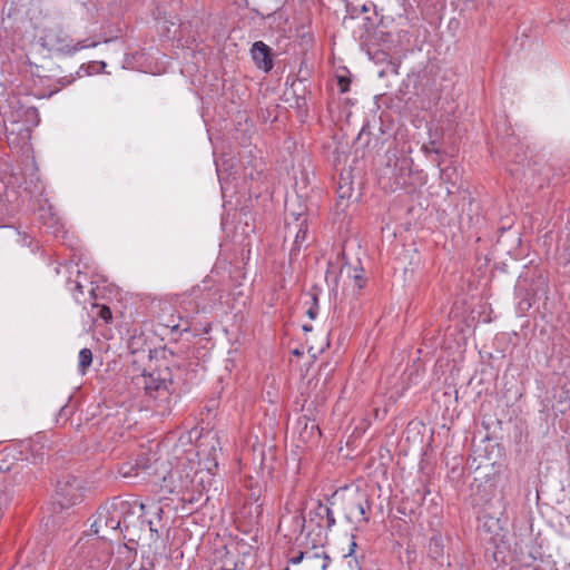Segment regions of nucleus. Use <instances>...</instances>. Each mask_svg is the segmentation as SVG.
Instances as JSON below:
<instances>
[{
  "mask_svg": "<svg viewBox=\"0 0 570 570\" xmlns=\"http://www.w3.org/2000/svg\"><path fill=\"white\" fill-rule=\"evenodd\" d=\"M40 40L41 45L48 50L67 55H72L81 49L96 47L98 45L96 41L88 42V40L73 42V40L59 28L46 30Z\"/></svg>",
  "mask_w": 570,
  "mask_h": 570,
  "instance_id": "obj_2",
  "label": "nucleus"
},
{
  "mask_svg": "<svg viewBox=\"0 0 570 570\" xmlns=\"http://www.w3.org/2000/svg\"><path fill=\"white\" fill-rule=\"evenodd\" d=\"M92 363V352L91 350L85 347L80 350L79 356H78V371L80 374L85 375L88 367Z\"/></svg>",
  "mask_w": 570,
  "mask_h": 570,
  "instance_id": "obj_10",
  "label": "nucleus"
},
{
  "mask_svg": "<svg viewBox=\"0 0 570 570\" xmlns=\"http://www.w3.org/2000/svg\"><path fill=\"white\" fill-rule=\"evenodd\" d=\"M440 176L445 184H451L454 186L456 184L459 174L456 167L446 166L444 168H441Z\"/></svg>",
  "mask_w": 570,
  "mask_h": 570,
  "instance_id": "obj_11",
  "label": "nucleus"
},
{
  "mask_svg": "<svg viewBox=\"0 0 570 570\" xmlns=\"http://www.w3.org/2000/svg\"><path fill=\"white\" fill-rule=\"evenodd\" d=\"M313 302H314V305H317V298L315 296L313 297ZM306 313H307L309 318L314 320L316 317V314H317V306L309 307Z\"/></svg>",
  "mask_w": 570,
  "mask_h": 570,
  "instance_id": "obj_16",
  "label": "nucleus"
},
{
  "mask_svg": "<svg viewBox=\"0 0 570 570\" xmlns=\"http://www.w3.org/2000/svg\"><path fill=\"white\" fill-rule=\"evenodd\" d=\"M355 547H356V543L353 541V542L351 543L350 554L354 552Z\"/></svg>",
  "mask_w": 570,
  "mask_h": 570,
  "instance_id": "obj_23",
  "label": "nucleus"
},
{
  "mask_svg": "<svg viewBox=\"0 0 570 570\" xmlns=\"http://www.w3.org/2000/svg\"><path fill=\"white\" fill-rule=\"evenodd\" d=\"M313 562H314L315 566L311 567L312 569H315V568H320L321 569L322 560H315Z\"/></svg>",
  "mask_w": 570,
  "mask_h": 570,
  "instance_id": "obj_20",
  "label": "nucleus"
},
{
  "mask_svg": "<svg viewBox=\"0 0 570 570\" xmlns=\"http://www.w3.org/2000/svg\"><path fill=\"white\" fill-rule=\"evenodd\" d=\"M354 284L358 289H362L365 286V279L363 277V269H360V272H356L353 276Z\"/></svg>",
  "mask_w": 570,
  "mask_h": 570,
  "instance_id": "obj_14",
  "label": "nucleus"
},
{
  "mask_svg": "<svg viewBox=\"0 0 570 570\" xmlns=\"http://www.w3.org/2000/svg\"><path fill=\"white\" fill-rule=\"evenodd\" d=\"M146 394L154 400H166L169 396V386L171 381L168 373L164 376L160 372H154L144 376Z\"/></svg>",
  "mask_w": 570,
  "mask_h": 570,
  "instance_id": "obj_5",
  "label": "nucleus"
},
{
  "mask_svg": "<svg viewBox=\"0 0 570 570\" xmlns=\"http://www.w3.org/2000/svg\"><path fill=\"white\" fill-rule=\"evenodd\" d=\"M219 298L220 296L218 299ZM216 301V292L212 293L210 287L207 286L206 282H204L203 285L193 287L188 296L181 301V304L185 305L186 311L193 313H205L213 308Z\"/></svg>",
  "mask_w": 570,
  "mask_h": 570,
  "instance_id": "obj_3",
  "label": "nucleus"
},
{
  "mask_svg": "<svg viewBox=\"0 0 570 570\" xmlns=\"http://www.w3.org/2000/svg\"><path fill=\"white\" fill-rule=\"evenodd\" d=\"M358 509H360L361 514H365V511H364L362 504H358Z\"/></svg>",
  "mask_w": 570,
  "mask_h": 570,
  "instance_id": "obj_24",
  "label": "nucleus"
},
{
  "mask_svg": "<svg viewBox=\"0 0 570 570\" xmlns=\"http://www.w3.org/2000/svg\"><path fill=\"white\" fill-rule=\"evenodd\" d=\"M532 560H535V557L532 554L531 551H529L528 556H523V553L521 552V556H520V561L524 564V566H531V561Z\"/></svg>",
  "mask_w": 570,
  "mask_h": 570,
  "instance_id": "obj_15",
  "label": "nucleus"
},
{
  "mask_svg": "<svg viewBox=\"0 0 570 570\" xmlns=\"http://www.w3.org/2000/svg\"><path fill=\"white\" fill-rule=\"evenodd\" d=\"M305 223H306V219L305 218H302V220L297 224V232H296V236H295V240H294V244L296 246H299L305 239H306V226H305Z\"/></svg>",
  "mask_w": 570,
  "mask_h": 570,
  "instance_id": "obj_12",
  "label": "nucleus"
},
{
  "mask_svg": "<svg viewBox=\"0 0 570 570\" xmlns=\"http://www.w3.org/2000/svg\"><path fill=\"white\" fill-rule=\"evenodd\" d=\"M406 169H407V166H406L405 161H403V163L401 164V166H400V170H401V171H404V170H406Z\"/></svg>",
  "mask_w": 570,
  "mask_h": 570,
  "instance_id": "obj_22",
  "label": "nucleus"
},
{
  "mask_svg": "<svg viewBox=\"0 0 570 570\" xmlns=\"http://www.w3.org/2000/svg\"><path fill=\"white\" fill-rule=\"evenodd\" d=\"M429 554L434 560H438L443 556V541L441 535L435 534L431 537L429 542Z\"/></svg>",
  "mask_w": 570,
  "mask_h": 570,
  "instance_id": "obj_9",
  "label": "nucleus"
},
{
  "mask_svg": "<svg viewBox=\"0 0 570 570\" xmlns=\"http://www.w3.org/2000/svg\"><path fill=\"white\" fill-rule=\"evenodd\" d=\"M56 495L61 508H68L80 501L82 493L79 481L75 476H67L59 481Z\"/></svg>",
  "mask_w": 570,
  "mask_h": 570,
  "instance_id": "obj_4",
  "label": "nucleus"
},
{
  "mask_svg": "<svg viewBox=\"0 0 570 570\" xmlns=\"http://www.w3.org/2000/svg\"><path fill=\"white\" fill-rule=\"evenodd\" d=\"M92 307L98 309L97 317L101 318L106 323H109L111 321L112 314L108 306L94 304Z\"/></svg>",
  "mask_w": 570,
  "mask_h": 570,
  "instance_id": "obj_13",
  "label": "nucleus"
},
{
  "mask_svg": "<svg viewBox=\"0 0 570 570\" xmlns=\"http://www.w3.org/2000/svg\"><path fill=\"white\" fill-rule=\"evenodd\" d=\"M405 184H406V180H405V179H401V178H397V179H396V185H397V186H403V185H405Z\"/></svg>",
  "mask_w": 570,
  "mask_h": 570,
  "instance_id": "obj_21",
  "label": "nucleus"
},
{
  "mask_svg": "<svg viewBox=\"0 0 570 570\" xmlns=\"http://www.w3.org/2000/svg\"><path fill=\"white\" fill-rule=\"evenodd\" d=\"M303 328H304L305 331H309V330H311V327H308V326H306V325H305V326H303Z\"/></svg>",
  "mask_w": 570,
  "mask_h": 570,
  "instance_id": "obj_25",
  "label": "nucleus"
},
{
  "mask_svg": "<svg viewBox=\"0 0 570 570\" xmlns=\"http://www.w3.org/2000/svg\"><path fill=\"white\" fill-rule=\"evenodd\" d=\"M129 511V503L125 501L114 502L110 505L101 507L91 524V531L100 539H109L111 533L121 530L126 522L125 513Z\"/></svg>",
  "mask_w": 570,
  "mask_h": 570,
  "instance_id": "obj_1",
  "label": "nucleus"
},
{
  "mask_svg": "<svg viewBox=\"0 0 570 570\" xmlns=\"http://www.w3.org/2000/svg\"><path fill=\"white\" fill-rule=\"evenodd\" d=\"M250 52L254 62L259 69L269 71L273 68L271 48L263 41L254 42Z\"/></svg>",
  "mask_w": 570,
  "mask_h": 570,
  "instance_id": "obj_6",
  "label": "nucleus"
},
{
  "mask_svg": "<svg viewBox=\"0 0 570 570\" xmlns=\"http://www.w3.org/2000/svg\"><path fill=\"white\" fill-rule=\"evenodd\" d=\"M286 570H288V569H286Z\"/></svg>",
  "mask_w": 570,
  "mask_h": 570,
  "instance_id": "obj_26",
  "label": "nucleus"
},
{
  "mask_svg": "<svg viewBox=\"0 0 570 570\" xmlns=\"http://www.w3.org/2000/svg\"><path fill=\"white\" fill-rule=\"evenodd\" d=\"M340 88L342 92H346L348 90V81L344 78H341L338 81Z\"/></svg>",
  "mask_w": 570,
  "mask_h": 570,
  "instance_id": "obj_18",
  "label": "nucleus"
},
{
  "mask_svg": "<svg viewBox=\"0 0 570 570\" xmlns=\"http://www.w3.org/2000/svg\"><path fill=\"white\" fill-rule=\"evenodd\" d=\"M73 297L76 301H79V294H82V285L79 283V282H75V287H73Z\"/></svg>",
  "mask_w": 570,
  "mask_h": 570,
  "instance_id": "obj_17",
  "label": "nucleus"
},
{
  "mask_svg": "<svg viewBox=\"0 0 570 570\" xmlns=\"http://www.w3.org/2000/svg\"><path fill=\"white\" fill-rule=\"evenodd\" d=\"M148 468L145 459H139L136 463L125 462L121 464L119 472L124 478H132L139 475L140 470H146Z\"/></svg>",
  "mask_w": 570,
  "mask_h": 570,
  "instance_id": "obj_8",
  "label": "nucleus"
},
{
  "mask_svg": "<svg viewBox=\"0 0 570 570\" xmlns=\"http://www.w3.org/2000/svg\"><path fill=\"white\" fill-rule=\"evenodd\" d=\"M325 510H326V513L328 515V522H330V525H331V524H333L335 522L334 518H333L332 512H331V510L328 508H325Z\"/></svg>",
  "mask_w": 570,
  "mask_h": 570,
  "instance_id": "obj_19",
  "label": "nucleus"
},
{
  "mask_svg": "<svg viewBox=\"0 0 570 570\" xmlns=\"http://www.w3.org/2000/svg\"><path fill=\"white\" fill-rule=\"evenodd\" d=\"M306 560L309 567H314L315 560H322L321 570H326L330 566L331 559L324 551H305L299 552L297 556L291 558V563L298 564L303 560Z\"/></svg>",
  "mask_w": 570,
  "mask_h": 570,
  "instance_id": "obj_7",
  "label": "nucleus"
}]
</instances>
